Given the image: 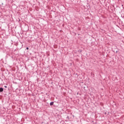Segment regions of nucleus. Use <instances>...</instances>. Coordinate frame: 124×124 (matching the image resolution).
Returning <instances> with one entry per match:
<instances>
[{
    "instance_id": "nucleus-1",
    "label": "nucleus",
    "mask_w": 124,
    "mask_h": 124,
    "mask_svg": "<svg viewBox=\"0 0 124 124\" xmlns=\"http://www.w3.org/2000/svg\"><path fill=\"white\" fill-rule=\"evenodd\" d=\"M3 92V88H0V93Z\"/></svg>"
},
{
    "instance_id": "nucleus-2",
    "label": "nucleus",
    "mask_w": 124,
    "mask_h": 124,
    "mask_svg": "<svg viewBox=\"0 0 124 124\" xmlns=\"http://www.w3.org/2000/svg\"><path fill=\"white\" fill-rule=\"evenodd\" d=\"M53 104H54V102H51L50 103V105L51 106H52V105H53Z\"/></svg>"
},
{
    "instance_id": "nucleus-3",
    "label": "nucleus",
    "mask_w": 124,
    "mask_h": 124,
    "mask_svg": "<svg viewBox=\"0 0 124 124\" xmlns=\"http://www.w3.org/2000/svg\"><path fill=\"white\" fill-rule=\"evenodd\" d=\"M27 50H29V47L26 48Z\"/></svg>"
},
{
    "instance_id": "nucleus-4",
    "label": "nucleus",
    "mask_w": 124,
    "mask_h": 124,
    "mask_svg": "<svg viewBox=\"0 0 124 124\" xmlns=\"http://www.w3.org/2000/svg\"><path fill=\"white\" fill-rule=\"evenodd\" d=\"M4 88H7V86H4Z\"/></svg>"
}]
</instances>
